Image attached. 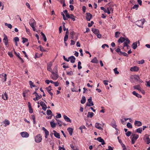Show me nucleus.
I'll use <instances>...</instances> for the list:
<instances>
[{"label":"nucleus","instance_id":"13","mask_svg":"<svg viewBox=\"0 0 150 150\" xmlns=\"http://www.w3.org/2000/svg\"><path fill=\"white\" fill-rule=\"evenodd\" d=\"M3 41L6 46L8 45V40L6 35L5 34L4 35V38L3 39Z\"/></svg>","mask_w":150,"mask_h":150},{"label":"nucleus","instance_id":"16","mask_svg":"<svg viewBox=\"0 0 150 150\" xmlns=\"http://www.w3.org/2000/svg\"><path fill=\"white\" fill-rule=\"evenodd\" d=\"M2 98L4 100H8V96L6 92H5L2 94Z\"/></svg>","mask_w":150,"mask_h":150},{"label":"nucleus","instance_id":"50","mask_svg":"<svg viewBox=\"0 0 150 150\" xmlns=\"http://www.w3.org/2000/svg\"><path fill=\"white\" fill-rule=\"evenodd\" d=\"M127 126L128 128H132V124L129 122H128L127 123Z\"/></svg>","mask_w":150,"mask_h":150},{"label":"nucleus","instance_id":"35","mask_svg":"<svg viewBox=\"0 0 150 150\" xmlns=\"http://www.w3.org/2000/svg\"><path fill=\"white\" fill-rule=\"evenodd\" d=\"M94 113L92 112H88V113L87 117H88L92 118L93 116Z\"/></svg>","mask_w":150,"mask_h":150},{"label":"nucleus","instance_id":"63","mask_svg":"<svg viewBox=\"0 0 150 150\" xmlns=\"http://www.w3.org/2000/svg\"><path fill=\"white\" fill-rule=\"evenodd\" d=\"M144 62V61L143 59H142V60L139 61V64H143Z\"/></svg>","mask_w":150,"mask_h":150},{"label":"nucleus","instance_id":"59","mask_svg":"<svg viewBox=\"0 0 150 150\" xmlns=\"http://www.w3.org/2000/svg\"><path fill=\"white\" fill-rule=\"evenodd\" d=\"M126 136L128 137L131 134V133L130 131H128L125 134Z\"/></svg>","mask_w":150,"mask_h":150},{"label":"nucleus","instance_id":"26","mask_svg":"<svg viewBox=\"0 0 150 150\" xmlns=\"http://www.w3.org/2000/svg\"><path fill=\"white\" fill-rule=\"evenodd\" d=\"M134 125L135 126L139 127L142 126V123L140 121L136 120L134 122Z\"/></svg>","mask_w":150,"mask_h":150},{"label":"nucleus","instance_id":"22","mask_svg":"<svg viewBox=\"0 0 150 150\" xmlns=\"http://www.w3.org/2000/svg\"><path fill=\"white\" fill-rule=\"evenodd\" d=\"M107 10V13L108 14H110L111 13H112L113 11V9L110 6L108 7Z\"/></svg>","mask_w":150,"mask_h":150},{"label":"nucleus","instance_id":"52","mask_svg":"<svg viewBox=\"0 0 150 150\" xmlns=\"http://www.w3.org/2000/svg\"><path fill=\"white\" fill-rule=\"evenodd\" d=\"M120 33L119 32H116L115 33V37L117 38L119 37V35Z\"/></svg>","mask_w":150,"mask_h":150},{"label":"nucleus","instance_id":"12","mask_svg":"<svg viewBox=\"0 0 150 150\" xmlns=\"http://www.w3.org/2000/svg\"><path fill=\"white\" fill-rule=\"evenodd\" d=\"M138 44V46L139 45V40L136 42H133L132 44V47L134 49H135L137 47V44Z\"/></svg>","mask_w":150,"mask_h":150},{"label":"nucleus","instance_id":"21","mask_svg":"<svg viewBox=\"0 0 150 150\" xmlns=\"http://www.w3.org/2000/svg\"><path fill=\"white\" fill-rule=\"evenodd\" d=\"M97 140L98 142H101V144L103 145L105 144V143L104 140L101 137H99L97 139Z\"/></svg>","mask_w":150,"mask_h":150},{"label":"nucleus","instance_id":"49","mask_svg":"<svg viewBox=\"0 0 150 150\" xmlns=\"http://www.w3.org/2000/svg\"><path fill=\"white\" fill-rule=\"evenodd\" d=\"M29 92L28 90H27L25 91L23 93V95L24 97H25V95L26 93H27L28 92Z\"/></svg>","mask_w":150,"mask_h":150},{"label":"nucleus","instance_id":"38","mask_svg":"<svg viewBox=\"0 0 150 150\" xmlns=\"http://www.w3.org/2000/svg\"><path fill=\"white\" fill-rule=\"evenodd\" d=\"M142 131V127H140L136 130V132L139 133H141Z\"/></svg>","mask_w":150,"mask_h":150},{"label":"nucleus","instance_id":"27","mask_svg":"<svg viewBox=\"0 0 150 150\" xmlns=\"http://www.w3.org/2000/svg\"><path fill=\"white\" fill-rule=\"evenodd\" d=\"M65 120L67 122H71V121L70 119L67 116H66V115H64L63 116Z\"/></svg>","mask_w":150,"mask_h":150},{"label":"nucleus","instance_id":"57","mask_svg":"<svg viewBox=\"0 0 150 150\" xmlns=\"http://www.w3.org/2000/svg\"><path fill=\"white\" fill-rule=\"evenodd\" d=\"M57 121L58 124L59 125V126H61L62 125V122L59 120H57Z\"/></svg>","mask_w":150,"mask_h":150},{"label":"nucleus","instance_id":"37","mask_svg":"<svg viewBox=\"0 0 150 150\" xmlns=\"http://www.w3.org/2000/svg\"><path fill=\"white\" fill-rule=\"evenodd\" d=\"M86 101V98L84 96H83L81 101V103L82 104H84L85 103Z\"/></svg>","mask_w":150,"mask_h":150},{"label":"nucleus","instance_id":"34","mask_svg":"<svg viewBox=\"0 0 150 150\" xmlns=\"http://www.w3.org/2000/svg\"><path fill=\"white\" fill-rule=\"evenodd\" d=\"M4 123L5 124L4 126L5 127H6L7 125H9L10 122L8 120L5 119L4 122Z\"/></svg>","mask_w":150,"mask_h":150},{"label":"nucleus","instance_id":"25","mask_svg":"<svg viewBox=\"0 0 150 150\" xmlns=\"http://www.w3.org/2000/svg\"><path fill=\"white\" fill-rule=\"evenodd\" d=\"M145 21V20L144 19L141 20H140L138 21V23H139L140 22H141V24L142 26L139 25H137L138 26H139V27L143 28V25L144 24Z\"/></svg>","mask_w":150,"mask_h":150},{"label":"nucleus","instance_id":"46","mask_svg":"<svg viewBox=\"0 0 150 150\" xmlns=\"http://www.w3.org/2000/svg\"><path fill=\"white\" fill-rule=\"evenodd\" d=\"M4 80L3 79H2L1 80V81L3 82H5L6 81L7 79V75L6 74H4Z\"/></svg>","mask_w":150,"mask_h":150},{"label":"nucleus","instance_id":"32","mask_svg":"<svg viewBox=\"0 0 150 150\" xmlns=\"http://www.w3.org/2000/svg\"><path fill=\"white\" fill-rule=\"evenodd\" d=\"M54 135L55 137L58 138H60V134L59 133H57L55 130H53Z\"/></svg>","mask_w":150,"mask_h":150},{"label":"nucleus","instance_id":"30","mask_svg":"<svg viewBox=\"0 0 150 150\" xmlns=\"http://www.w3.org/2000/svg\"><path fill=\"white\" fill-rule=\"evenodd\" d=\"M132 94L138 98H141L142 97L141 95L136 93L135 91H133L132 92Z\"/></svg>","mask_w":150,"mask_h":150},{"label":"nucleus","instance_id":"36","mask_svg":"<svg viewBox=\"0 0 150 150\" xmlns=\"http://www.w3.org/2000/svg\"><path fill=\"white\" fill-rule=\"evenodd\" d=\"M134 88L135 89H137L139 91H141V88L139 85H136L134 86Z\"/></svg>","mask_w":150,"mask_h":150},{"label":"nucleus","instance_id":"24","mask_svg":"<svg viewBox=\"0 0 150 150\" xmlns=\"http://www.w3.org/2000/svg\"><path fill=\"white\" fill-rule=\"evenodd\" d=\"M69 61L70 60V62L72 63H74L76 60V59L74 56H71L69 57Z\"/></svg>","mask_w":150,"mask_h":150},{"label":"nucleus","instance_id":"43","mask_svg":"<svg viewBox=\"0 0 150 150\" xmlns=\"http://www.w3.org/2000/svg\"><path fill=\"white\" fill-rule=\"evenodd\" d=\"M47 114L48 115H52V112L50 110H48L47 111Z\"/></svg>","mask_w":150,"mask_h":150},{"label":"nucleus","instance_id":"29","mask_svg":"<svg viewBox=\"0 0 150 150\" xmlns=\"http://www.w3.org/2000/svg\"><path fill=\"white\" fill-rule=\"evenodd\" d=\"M92 31L96 35L98 34L99 33H100L99 30L96 28H93L92 29Z\"/></svg>","mask_w":150,"mask_h":150},{"label":"nucleus","instance_id":"15","mask_svg":"<svg viewBox=\"0 0 150 150\" xmlns=\"http://www.w3.org/2000/svg\"><path fill=\"white\" fill-rule=\"evenodd\" d=\"M40 104L42 107V109L45 111L46 110L47 108V107L45 103L41 101L40 102Z\"/></svg>","mask_w":150,"mask_h":150},{"label":"nucleus","instance_id":"62","mask_svg":"<svg viewBox=\"0 0 150 150\" xmlns=\"http://www.w3.org/2000/svg\"><path fill=\"white\" fill-rule=\"evenodd\" d=\"M63 58L64 60L67 62H68L69 61V57H68V59H67L64 56H63Z\"/></svg>","mask_w":150,"mask_h":150},{"label":"nucleus","instance_id":"41","mask_svg":"<svg viewBox=\"0 0 150 150\" xmlns=\"http://www.w3.org/2000/svg\"><path fill=\"white\" fill-rule=\"evenodd\" d=\"M134 79L137 81H139L140 79V77L138 75H134Z\"/></svg>","mask_w":150,"mask_h":150},{"label":"nucleus","instance_id":"39","mask_svg":"<svg viewBox=\"0 0 150 150\" xmlns=\"http://www.w3.org/2000/svg\"><path fill=\"white\" fill-rule=\"evenodd\" d=\"M41 34L42 36L44 41L45 42H46L47 41V38L45 34L44 33H43L42 32H41Z\"/></svg>","mask_w":150,"mask_h":150},{"label":"nucleus","instance_id":"2","mask_svg":"<svg viewBox=\"0 0 150 150\" xmlns=\"http://www.w3.org/2000/svg\"><path fill=\"white\" fill-rule=\"evenodd\" d=\"M42 136L40 134L37 135L35 137V141L37 143L40 142L42 141Z\"/></svg>","mask_w":150,"mask_h":150},{"label":"nucleus","instance_id":"47","mask_svg":"<svg viewBox=\"0 0 150 150\" xmlns=\"http://www.w3.org/2000/svg\"><path fill=\"white\" fill-rule=\"evenodd\" d=\"M81 62L80 61L78 62V68L79 69H81L82 68V67L81 66Z\"/></svg>","mask_w":150,"mask_h":150},{"label":"nucleus","instance_id":"8","mask_svg":"<svg viewBox=\"0 0 150 150\" xmlns=\"http://www.w3.org/2000/svg\"><path fill=\"white\" fill-rule=\"evenodd\" d=\"M34 93L36 96L35 98H33V100L35 101L38 100L42 97L41 95H38V93L36 92H35Z\"/></svg>","mask_w":150,"mask_h":150},{"label":"nucleus","instance_id":"60","mask_svg":"<svg viewBox=\"0 0 150 150\" xmlns=\"http://www.w3.org/2000/svg\"><path fill=\"white\" fill-rule=\"evenodd\" d=\"M94 23L93 21H91L90 23H89L88 24V27H91L93 25V24Z\"/></svg>","mask_w":150,"mask_h":150},{"label":"nucleus","instance_id":"5","mask_svg":"<svg viewBox=\"0 0 150 150\" xmlns=\"http://www.w3.org/2000/svg\"><path fill=\"white\" fill-rule=\"evenodd\" d=\"M132 136H133L132 138V144H134L137 139L138 138L139 136L138 134H134Z\"/></svg>","mask_w":150,"mask_h":150},{"label":"nucleus","instance_id":"44","mask_svg":"<svg viewBox=\"0 0 150 150\" xmlns=\"http://www.w3.org/2000/svg\"><path fill=\"white\" fill-rule=\"evenodd\" d=\"M29 83L31 88H32L33 87H35V85L33 84V83L31 81H30Z\"/></svg>","mask_w":150,"mask_h":150},{"label":"nucleus","instance_id":"7","mask_svg":"<svg viewBox=\"0 0 150 150\" xmlns=\"http://www.w3.org/2000/svg\"><path fill=\"white\" fill-rule=\"evenodd\" d=\"M22 137L23 138H28L29 137V134L26 132H23L20 133Z\"/></svg>","mask_w":150,"mask_h":150},{"label":"nucleus","instance_id":"20","mask_svg":"<svg viewBox=\"0 0 150 150\" xmlns=\"http://www.w3.org/2000/svg\"><path fill=\"white\" fill-rule=\"evenodd\" d=\"M139 70V67L136 66H135L130 68V70L132 71H137Z\"/></svg>","mask_w":150,"mask_h":150},{"label":"nucleus","instance_id":"51","mask_svg":"<svg viewBox=\"0 0 150 150\" xmlns=\"http://www.w3.org/2000/svg\"><path fill=\"white\" fill-rule=\"evenodd\" d=\"M117 68H115L113 70L114 73L115 74H119V72L117 71Z\"/></svg>","mask_w":150,"mask_h":150},{"label":"nucleus","instance_id":"42","mask_svg":"<svg viewBox=\"0 0 150 150\" xmlns=\"http://www.w3.org/2000/svg\"><path fill=\"white\" fill-rule=\"evenodd\" d=\"M5 25L7 26L10 29H11L12 28V26L10 24H8L7 23H5Z\"/></svg>","mask_w":150,"mask_h":150},{"label":"nucleus","instance_id":"9","mask_svg":"<svg viewBox=\"0 0 150 150\" xmlns=\"http://www.w3.org/2000/svg\"><path fill=\"white\" fill-rule=\"evenodd\" d=\"M95 127L100 130H102L103 128L102 127V125L99 123L96 122L95 123Z\"/></svg>","mask_w":150,"mask_h":150},{"label":"nucleus","instance_id":"33","mask_svg":"<svg viewBox=\"0 0 150 150\" xmlns=\"http://www.w3.org/2000/svg\"><path fill=\"white\" fill-rule=\"evenodd\" d=\"M91 62L92 63L97 64V63H98V61L97 58L96 57H95L93 59L91 60Z\"/></svg>","mask_w":150,"mask_h":150},{"label":"nucleus","instance_id":"3","mask_svg":"<svg viewBox=\"0 0 150 150\" xmlns=\"http://www.w3.org/2000/svg\"><path fill=\"white\" fill-rule=\"evenodd\" d=\"M130 41L127 38H125V41L124 43V46L123 47V49L125 48V47H127V48L128 49V47H129V44Z\"/></svg>","mask_w":150,"mask_h":150},{"label":"nucleus","instance_id":"10","mask_svg":"<svg viewBox=\"0 0 150 150\" xmlns=\"http://www.w3.org/2000/svg\"><path fill=\"white\" fill-rule=\"evenodd\" d=\"M42 129L45 132V138H47L49 134V131L47 130L44 127L42 128Z\"/></svg>","mask_w":150,"mask_h":150},{"label":"nucleus","instance_id":"64","mask_svg":"<svg viewBox=\"0 0 150 150\" xmlns=\"http://www.w3.org/2000/svg\"><path fill=\"white\" fill-rule=\"evenodd\" d=\"M146 86H147L149 87H150V81H146Z\"/></svg>","mask_w":150,"mask_h":150},{"label":"nucleus","instance_id":"11","mask_svg":"<svg viewBox=\"0 0 150 150\" xmlns=\"http://www.w3.org/2000/svg\"><path fill=\"white\" fill-rule=\"evenodd\" d=\"M143 139L146 141L147 144H149L150 143V139L149 138L148 135L147 134L145 135L144 136Z\"/></svg>","mask_w":150,"mask_h":150},{"label":"nucleus","instance_id":"14","mask_svg":"<svg viewBox=\"0 0 150 150\" xmlns=\"http://www.w3.org/2000/svg\"><path fill=\"white\" fill-rule=\"evenodd\" d=\"M86 18L87 21H89L92 17V16L90 13H86Z\"/></svg>","mask_w":150,"mask_h":150},{"label":"nucleus","instance_id":"53","mask_svg":"<svg viewBox=\"0 0 150 150\" xmlns=\"http://www.w3.org/2000/svg\"><path fill=\"white\" fill-rule=\"evenodd\" d=\"M54 71L55 72V73H57L58 70H57V66H55L53 69Z\"/></svg>","mask_w":150,"mask_h":150},{"label":"nucleus","instance_id":"6","mask_svg":"<svg viewBox=\"0 0 150 150\" xmlns=\"http://www.w3.org/2000/svg\"><path fill=\"white\" fill-rule=\"evenodd\" d=\"M93 102L92 101V98L91 97H90L86 103V105L88 106H93Z\"/></svg>","mask_w":150,"mask_h":150},{"label":"nucleus","instance_id":"61","mask_svg":"<svg viewBox=\"0 0 150 150\" xmlns=\"http://www.w3.org/2000/svg\"><path fill=\"white\" fill-rule=\"evenodd\" d=\"M13 40L15 42H17L19 41V38L18 37H16L14 38Z\"/></svg>","mask_w":150,"mask_h":150},{"label":"nucleus","instance_id":"48","mask_svg":"<svg viewBox=\"0 0 150 150\" xmlns=\"http://www.w3.org/2000/svg\"><path fill=\"white\" fill-rule=\"evenodd\" d=\"M32 119L33 121V123L34 124H35V123H36V122H35V116L34 115H32Z\"/></svg>","mask_w":150,"mask_h":150},{"label":"nucleus","instance_id":"58","mask_svg":"<svg viewBox=\"0 0 150 150\" xmlns=\"http://www.w3.org/2000/svg\"><path fill=\"white\" fill-rule=\"evenodd\" d=\"M40 47V51H42V52H46V50L44 49L43 47H42L41 46H39Z\"/></svg>","mask_w":150,"mask_h":150},{"label":"nucleus","instance_id":"55","mask_svg":"<svg viewBox=\"0 0 150 150\" xmlns=\"http://www.w3.org/2000/svg\"><path fill=\"white\" fill-rule=\"evenodd\" d=\"M100 9L101 10L103 11L105 13H107V10L106 8H105L104 7H100Z\"/></svg>","mask_w":150,"mask_h":150},{"label":"nucleus","instance_id":"18","mask_svg":"<svg viewBox=\"0 0 150 150\" xmlns=\"http://www.w3.org/2000/svg\"><path fill=\"white\" fill-rule=\"evenodd\" d=\"M69 31L68 29H67V31L66 32L65 35L64 37V41L66 42L68 40V38Z\"/></svg>","mask_w":150,"mask_h":150},{"label":"nucleus","instance_id":"56","mask_svg":"<svg viewBox=\"0 0 150 150\" xmlns=\"http://www.w3.org/2000/svg\"><path fill=\"white\" fill-rule=\"evenodd\" d=\"M67 74L68 75L71 76L73 74V72L72 71H71L69 72H67Z\"/></svg>","mask_w":150,"mask_h":150},{"label":"nucleus","instance_id":"1","mask_svg":"<svg viewBox=\"0 0 150 150\" xmlns=\"http://www.w3.org/2000/svg\"><path fill=\"white\" fill-rule=\"evenodd\" d=\"M29 24L32 28L33 30L34 31H36V30L35 27V26L36 25V23L35 20L33 19H30L29 22Z\"/></svg>","mask_w":150,"mask_h":150},{"label":"nucleus","instance_id":"23","mask_svg":"<svg viewBox=\"0 0 150 150\" xmlns=\"http://www.w3.org/2000/svg\"><path fill=\"white\" fill-rule=\"evenodd\" d=\"M52 64L51 63H49L47 66V70L50 72H52V69L51 68V67H52Z\"/></svg>","mask_w":150,"mask_h":150},{"label":"nucleus","instance_id":"54","mask_svg":"<svg viewBox=\"0 0 150 150\" xmlns=\"http://www.w3.org/2000/svg\"><path fill=\"white\" fill-rule=\"evenodd\" d=\"M22 39L23 40L22 42L23 43H24L26 42H27L28 41V39L25 38H22Z\"/></svg>","mask_w":150,"mask_h":150},{"label":"nucleus","instance_id":"40","mask_svg":"<svg viewBox=\"0 0 150 150\" xmlns=\"http://www.w3.org/2000/svg\"><path fill=\"white\" fill-rule=\"evenodd\" d=\"M50 124L51 126V127L52 128H54L56 127V124L55 123H54L53 122H50Z\"/></svg>","mask_w":150,"mask_h":150},{"label":"nucleus","instance_id":"45","mask_svg":"<svg viewBox=\"0 0 150 150\" xmlns=\"http://www.w3.org/2000/svg\"><path fill=\"white\" fill-rule=\"evenodd\" d=\"M116 51L120 55L122 54V52L121 51L120 49L119 48H118L116 50Z\"/></svg>","mask_w":150,"mask_h":150},{"label":"nucleus","instance_id":"4","mask_svg":"<svg viewBox=\"0 0 150 150\" xmlns=\"http://www.w3.org/2000/svg\"><path fill=\"white\" fill-rule=\"evenodd\" d=\"M52 74L51 75V78L53 80H56L58 77L57 73H54L53 71L51 72Z\"/></svg>","mask_w":150,"mask_h":150},{"label":"nucleus","instance_id":"17","mask_svg":"<svg viewBox=\"0 0 150 150\" xmlns=\"http://www.w3.org/2000/svg\"><path fill=\"white\" fill-rule=\"evenodd\" d=\"M46 89L47 90V91L51 96L52 97L53 96V93L51 92V91L52 90V88L51 86H50L46 88Z\"/></svg>","mask_w":150,"mask_h":150},{"label":"nucleus","instance_id":"19","mask_svg":"<svg viewBox=\"0 0 150 150\" xmlns=\"http://www.w3.org/2000/svg\"><path fill=\"white\" fill-rule=\"evenodd\" d=\"M67 17L68 18H70L74 21H75V17L73 14H69L67 15Z\"/></svg>","mask_w":150,"mask_h":150},{"label":"nucleus","instance_id":"28","mask_svg":"<svg viewBox=\"0 0 150 150\" xmlns=\"http://www.w3.org/2000/svg\"><path fill=\"white\" fill-rule=\"evenodd\" d=\"M125 38L121 37L118 40V42L119 43H122L123 42H125Z\"/></svg>","mask_w":150,"mask_h":150},{"label":"nucleus","instance_id":"31","mask_svg":"<svg viewBox=\"0 0 150 150\" xmlns=\"http://www.w3.org/2000/svg\"><path fill=\"white\" fill-rule=\"evenodd\" d=\"M67 130L69 133V134L71 136L73 132V129L71 127H69L67 128Z\"/></svg>","mask_w":150,"mask_h":150}]
</instances>
